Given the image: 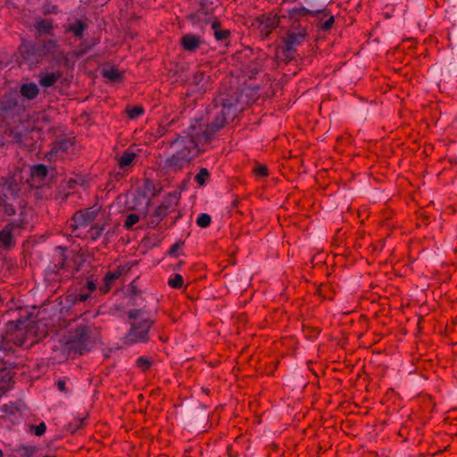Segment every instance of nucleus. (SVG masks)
Here are the masks:
<instances>
[{
    "label": "nucleus",
    "instance_id": "f257e3e1",
    "mask_svg": "<svg viewBox=\"0 0 457 457\" xmlns=\"http://www.w3.org/2000/svg\"><path fill=\"white\" fill-rule=\"evenodd\" d=\"M220 102L221 105L217 107L211 123H205L203 119L195 120L187 132L173 141L171 147L174 154L169 159L170 165L182 168L190 162L201 151L205 150L204 145L212 140L215 133L242 110L237 99L221 97Z\"/></svg>",
    "mask_w": 457,
    "mask_h": 457
},
{
    "label": "nucleus",
    "instance_id": "f03ea898",
    "mask_svg": "<svg viewBox=\"0 0 457 457\" xmlns=\"http://www.w3.org/2000/svg\"><path fill=\"white\" fill-rule=\"evenodd\" d=\"M129 319L133 320L129 331L125 337L126 344L134 345L145 343L149 340V330L153 320L139 310H131L129 312Z\"/></svg>",
    "mask_w": 457,
    "mask_h": 457
},
{
    "label": "nucleus",
    "instance_id": "7ed1b4c3",
    "mask_svg": "<svg viewBox=\"0 0 457 457\" xmlns=\"http://www.w3.org/2000/svg\"><path fill=\"white\" fill-rule=\"evenodd\" d=\"M21 325L19 321V324L11 323L8 327V331L13 330V333L8 336L7 340L18 346H31L45 337V332L37 334V327L35 323L31 322L24 328H21Z\"/></svg>",
    "mask_w": 457,
    "mask_h": 457
},
{
    "label": "nucleus",
    "instance_id": "20e7f679",
    "mask_svg": "<svg viewBox=\"0 0 457 457\" xmlns=\"http://www.w3.org/2000/svg\"><path fill=\"white\" fill-rule=\"evenodd\" d=\"M91 343V326L81 323L70 331L65 348L69 353L83 354L89 350Z\"/></svg>",
    "mask_w": 457,
    "mask_h": 457
},
{
    "label": "nucleus",
    "instance_id": "39448f33",
    "mask_svg": "<svg viewBox=\"0 0 457 457\" xmlns=\"http://www.w3.org/2000/svg\"><path fill=\"white\" fill-rule=\"evenodd\" d=\"M97 216V211L92 208L76 212L70 222L71 233L76 237H83L85 229L93 222Z\"/></svg>",
    "mask_w": 457,
    "mask_h": 457
},
{
    "label": "nucleus",
    "instance_id": "423d86ee",
    "mask_svg": "<svg viewBox=\"0 0 457 457\" xmlns=\"http://www.w3.org/2000/svg\"><path fill=\"white\" fill-rule=\"evenodd\" d=\"M32 48L38 56L51 61H57L61 56L59 45L54 39L45 40L38 46L33 45Z\"/></svg>",
    "mask_w": 457,
    "mask_h": 457
},
{
    "label": "nucleus",
    "instance_id": "0eeeda50",
    "mask_svg": "<svg viewBox=\"0 0 457 457\" xmlns=\"http://www.w3.org/2000/svg\"><path fill=\"white\" fill-rule=\"evenodd\" d=\"M254 25L263 37H268L269 34L277 27L278 18L274 15L263 14L256 19Z\"/></svg>",
    "mask_w": 457,
    "mask_h": 457
},
{
    "label": "nucleus",
    "instance_id": "6e6552de",
    "mask_svg": "<svg viewBox=\"0 0 457 457\" xmlns=\"http://www.w3.org/2000/svg\"><path fill=\"white\" fill-rule=\"evenodd\" d=\"M203 43L200 36L187 33L180 38V45L184 51L193 53L195 52Z\"/></svg>",
    "mask_w": 457,
    "mask_h": 457
},
{
    "label": "nucleus",
    "instance_id": "1a4fd4ad",
    "mask_svg": "<svg viewBox=\"0 0 457 457\" xmlns=\"http://www.w3.org/2000/svg\"><path fill=\"white\" fill-rule=\"evenodd\" d=\"M0 186L2 187L3 191L6 192L4 193L6 199H8V195L12 197H16L20 191V185L14 176L2 178Z\"/></svg>",
    "mask_w": 457,
    "mask_h": 457
},
{
    "label": "nucleus",
    "instance_id": "9d476101",
    "mask_svg": "<svg viewBox=\"0 0 457 457\" xmlns=\"http://www.w3.org/2000/svg\"><path fill=\"white\" fill-rule=\"evenodd\" d=\"M35 29L39 35H52L54 29L53 21L51 19L38 18L34 24Z\"/></svg>",
    "mask_w": 457,
    "mask_h": 457
},
{
    "label": "nucleus",
    "instance_id": "9b49d317",
    "mask_svg": "<svg viewBox=\"0 0 457 457\" xmlns=\"http://www.w3.org/2000/svg\"><path fill=\"white\" fill-rule=\"evenodd\" d=\"M20 93L25 99L34 100L39 94V88L34 82L24 83L21 86Z\"/></svg>",
    "mask_w": 457,
    "mask_h": 457
},
{
    "label": "nucleus",
    "instance_id": "f8f14e48",
    "mask_svg": "<svg viewBox=\"0 0 457 457\" xmlns=\"http://www.w3.org/2000/svg\"><path fill=\"white\" fill-rule=\"evenodd\" d=\"M304 37V34L303 33H295L291 32L287 35V38L285 39V51L288 54L295 50V46L301 44Z\"/></svg>",
    "mask_w": 457,
    "mask_h": 457
},
{
    "label": "nucleus",
    "instance_id": "ddd939ff",
    "mask_svg": "<svg viewBox=\"0 0 457 457\" xmlns=\"http://www.w3.org/2000/svg\"><path fill=\"white\" fill-rule=\"evenodd\" d=\"M14 245L12 227L11 224L0 231V246L9 248Z\"/></svg>",
    "mask_w": 457,
    "mask_h": 457
},
{
    "label": "nucleus",
    "instance_id": "4468645a",
    "mask_svg": "<svg viewBox=\"0 0 457 457\" xmlns=\"http://www.w3.org/2000/svg\"><path fill=\"white\" fill-rule=\"evenodd\" d=\"M122 273H123V269H121V268H118L117 270H115L113 271H109L108 273H106L104 278V286L101 288V291L104 294L109 292L113 281L116 280L117 278H119Z\"/></svg>",
    "mask_w": 457,
    "mask_h": 457
},
{
    "label": "nucleus",
    "instance_id": "2eb2a0df",
    "mask_svg": "<svg viewBox=\"0 0 457 457\" xmlns=\"http://www.w3.org/2000/svg\"><path fill=\"white\" fill-rule=\"evenodd\" d=\"M137 154L129 149H127L119 159V167L127 170L135 162Z\"/></svg>",
    "mask_w": 457,
    "mask_h": 457
},
{
    "label": "nucleus",
    "instance_id": "dca6fc26",
    "mask_svg": "<svg viewBox=\"0 0 457 457\" xmlns=\"http://www.w3.org/2000/svg\"><path fill=\"white\" fill-rule=\"evenodd\" d=\"M61 76L62 73L60 71L43 73L40 75L39 83L44 87H49L54 86Z\"/></svg>",
    "mask_w": 457,
    "mask_h": 457
},
{
    "label": "nucleus",
    "instance_id": "f3484780",
    "mask_svg": "<svg viewBox=\"0 0 457 457\" xmlns=\"http://www.w3.org/2000/svg\"><path fill=\"white\" fill-rule=\"evenodd\" d=\"M193 82L198 86L199 90L206 91L209 88V77L203 71H197L194 74Z\"/></svg>",
    "mask_w": 457,
    "mask_h": 457
},
{
    "label": "nucleus",
    "instance_id": "a211bd4d",
    "mask_svg": "<svg viewBox=\"0 0 457 457\" xmlns=\"http://www.w3.org/2000/svg\"><path fill=\"white\" fill-rule=\"evenodd\" d=\"M104 229V225H94L89 228V229L86 230L83 234V237L89 238L93 241L97 240L103 234Z\"/></svg>",
    "mask_w": 457,
    "mask_h": 457
},
{
    "label": "nucleus",
    "instance_id": "6ab92c4d",
    "mask_svg": "<svg viewBox=\"0 0 457 457\" xmlns=\"http://www.w3.org/2000/svg\"><path fill=\"white\" fill-rule=\"evenodd\" d=\"M103 75L105 79L112 82H118L122 79V72L113 67L106 68L103 71Z\"/></svg>",
    "mask_w": 457,
    "mask_h": 457
},
{
    "label": "nucleus",
    "instance_id": "aec40b11",
    "mask_svg": "<svg viewBox=\"0 0 457 457\" xmlns=\"http://www.w3.org/2000/svg\"><path fill=\"white\" fill-rule=\"evenodd\" d=\"M212 29L214 31L215 38L217 40H219V41L226 40L229 37V35H230L229 30H228V29H221L220 28V23L217 21H212Z\"/></svg>",
    "mask_w": 457,
    "mask_h": 457
},
{
    "label": "nucleus",
    "instance_id": "412c9836",
    "mask_svg": "<svg viewBox=\"0 0 457 457\" xmlns=\"http://www.w3.org/2000/svg\"><path fill=\"white\" fill-rule=\"evenodd\" d=\"M85 29L86 26L81 21H77L76 22L69 25V30L77 37H82Z\"/></svg>",
    "mask_w": 457,
    "mask_h": 457
},
{
    "label": "nucleus",
    "instance_id": "4be33fe9",
    "mask_svg": "<svg viewBox=\"0 0 457 457\" xmlns=\"http://www.w3.org/2000/svg\"><path fill=\"white\" fill-rule=\"evenodd\" d=\"M71 146V142L68 139H62L60 141H57L53 148L52 153H54L55 154L60 152H65Z\"/></svg>",
    "mask_w": 457,
    "mask_h": 457
},
{
    "label": "nucleus",
    "instance_id": "5701e85b",
    "mask_svg": "<svg viewBox=\"0 0 457 457\" xmlns=\"http://www.w3.org/2000/svg\"><path fill=\"white\" fill-rule=\"evenodd\" d=\"M47 174V168L43 164H37L31 168V175L37 178H45Z\"/></svg>",
    "mask_w": 457,
    "mask_h": 457
},
{
    "label": "nucleus",
    "instance_id": "b1692460",
    "mask_svg": "<svg viewBox=\"0 0 457 457\" xmlns=\"http://www.w3.org/2000/svg\"><path fill=\"white\" fill-rule=\"evenodd\" d=\"M210 173L206 168H201L199 172L195 175V180L199 186H204L208 179Z\"/></svg>",
    "mask_w": 457,
    "mask_h": 457
},
{
    "label": "nucleus",
    "instance_id": "393cba45",
    "mask_svg": "<svg viewBox=\"0 0 457 457\" xmlns=\"http://www.w3.org/2000/svg\"><path fill=\"white\" fill-rule=\"evenodd\" d=\"M253 171L255 174V176H257L259 178H266L269 175V170H268L267 166L261 164V163H257L254 166Z\"/></svg>",
    "mask_w": 457,
    "mask_h": 457
},
{
    "label": "nucleus",
    "instance_id": "a878e982",
    "mask_svg": "<svg viewBox=\"0 0 457 457\" xmlns=\"http://www.w3.org/2000/svg\"><path fill=\"white\" fill-rule=\"evenodd\" d=\"M211 221V216L207 213H201L196 219V224L201 228H207Z\"/></svg>",
    "mask_w": 457,
    "mask_h": 457
},
{
    "label": "nucleus",
    "instance_id": "bb28decb",
    "mask_svg": "<svg viewBox=\"0 0 457 457\" xmlns=\"http://www.w3.org/2000/svg\"><path fill=\"white\" fill-rule=\"evenodd\" d=\"M128 116L131 120H136L144 113V108L142 106H134L128 109Z\"/></svg>",
    "mask_w": 457,
    "mask_h": 457
},
{
    "label": "nucleus",
    "instance_id": "cd10ccee",
    "mask_svg": "<svg viewBox=\"0 0 457 457\" xmlns=\"http://www.w3.org/2000/svg\"><path fill=\"white\" fill-rule=\"evenodd\" d=\"M168 285L174 288H181L183 286V278L179 274H175L173 278L168 280Z\"/></svg>",
    "mask_w": 457,
    "mask_h": 457
},
{
    "label": "nucleus",
    "instance_id": "c85d7f7f",
    "mask_svg": "<svg viewBox=\"0 0 457 457\" xmlns=\"http://www.w3.org/2000/svg\"><path fill=\"white\" fill-rule=\"evenodd\" d=\"M138 221H139V215L136 214V213H130L126 218L124 227L127 229H130Z\"/></svg>",
    "mask_w": 457,
    "mask_h": 457
},
{
    "label": "nucleus",
    "instance_id": "c756f323",
    "mask_svg": "<svg viewBox=\"0 0 457 457\" xmlns=\"http://www.w3.org/2000/svg\"><path fill=\"white\" fill-rule=\"evenodd\" d=\"M46 430V426L45 422H41L37 426H30V431L33 432L36 436H40L45 434Z\"/></svg>",
    "mask_w": 457,
    "mask_h": 457
},
{
    "label": "nucleus",
    "instance_id": "7c9ffc66",
    "mask_svg": "<svg viewBox=\"0 0 457 457\" xmlns=\"http://www.w3.org/2000/svg\"><path fill=\"white\" fill-rule=\"evenodd\" d=\"M20 457H33L35 450L33 447L22 446L18 450Z\"/></svg>",
    "mask_w": 457,
    "mask_h": 457
},
{
    "label": "nucleus",
    "instance_id": "2f4dec72",
    "mask_svg": "<svg viewBox=\"0 0 457 457\" xmlns=\"http://www.w3.org/2000/svg\"><path fill=\"white\" fill-rule=\"evenodd\" d=\"M167 214V207L164 206L163 204H161L160 206H158L153 216L154 217H156L158 220H161L162 218H163L165 215Z\"/></svg>",
    "mask_w": 457,
    "mask_h": 457
},
{
    "label": "nucleus",
    "instance_id": "473e14b6",
    "mask_svg": "<svg viewBox=\"0 0 457 457\" xmlns=\"http://www.w3.org/2000/svg\"><path fill=\"white\" fill-rule=\"evenodd\" d=\"M137 366L145 370L151 366V361L145 357H139L137 361Z\"/></svg>",
    "mask_w": 457,
    "mask_h": 457
},
{
    "label": "nucleus",
    "instance_id": "72a5a7b5",
    "mask_svg": "<svg viewBox=\"0 0 457 457\" xmlns=\"http://www.w3.org/2000/svg\"><path fill=\"white\" fill-rule=\"evenodd\" d=\"M90 297L89 294L79 293L74 295V302H85Z\"/></svg>",
    "mask_w": 457,
    "mask_h": 457
},
{
    "label": "nucleus",
    "instance_id": "f704fd0d",
    "mask_svg": "<svg viewBox=\"0 0 457 457\" xmlns=\"http://www.w3.org/2000/svg\"><path fill=\"white\" fill-rule=\"evenodd\" d=\"M3 204L4 206V212L8 215H12L14 213L15 210L12 206V204H5V200L3 199Z\"/></svg>",
    "mask_w": 457,
    "mask_h": 457
},
{
    "label": "nucleus",
    "instance_id": "c9c22d12",
    "mask_svg": "<svg viewBox=\"0 0 457 457\" xmlns=\"http://www.w3.org/2000/svg\"><path fill=\"white\" fill-rule=\"evenodd\" d=\"M334 23V17L330 16L328 20L324 21V23L321 25V28L325 30L329 29Z\"/></svg>",
    "mask_w": 457,
    "mask_h": 457
},
{
    "label": "nucleus",
    "instance_id": "e433bc0d",
    "mask_svg": "<svg viewBox=\"0 0 457 457\" xmlns=\"http://www.w3.org/2000/svg\"><path fill=\"white\" fill-rule=\"evenodd\" d=\"M57 387L61 392L67 393L66 381L63 379L58 380Z\"/></svg>",
    "mask_w": 457,
    "mask_h": 457
},
{
    "label": "nucleus",
    "instance_id": "4c0bfd02",
    "mask_svg": "<svg viewBox=\"0 0 457 457\" xmlns=\"http://www.w3.org/2000/svg\"><path fill=\"white\" fill-rule=\"evenodd\" d=\"M96 288V285L95 284L94 281L92 280H88L87 282V289L89 291V292H94Z\"/></svg>",
    "mask_w": 457,
    "mask_h": 457
},
{
    "label": "nucleus",
    "instance_id": "58836bf2",
    "mask_svg": "<svg viewBox=\"0 0 457 457\" xmlns=\"http://www.w3.org/2000/svg\"><path fill=\"white\" fill-rule=\"evenodd\" d=\"M179 248V245L178 244L172 245L170 250V253L171 255L177 256V251H178Z\"/></svg>",
    "mask_w": 457,
    "mask_h": 457
},
{
    "label": "nucleus",
    "instance_id": "ea45409f",
    "mask_svg": "<svg viewBox=\"0 0 457 457\" xmlns=\"http://www.w3.org/2000/svg\"><path fill=\"white\" fill-rule=\"evenodd\" d=\"M2 456H3V452H2V450L0 449V457H2Z\"/></svg>",
    "mask_w": 457,
    "mask_h": 457
},
{
    "label": "nucleus",
    "instance_id": "a19ab883",
    "mask_svg": "<svg viewBox=\"0 0 457 457\" xmlns=\"http://www.w3.org/2000/svg\"><path fill=\"white\" fill-rule=\"evenodd\" d=\"M44 457H55V456H51V455H46Z\"/></svg>",
    "mask_w": 457,
    "mask_h": 457
}]
</instances>
